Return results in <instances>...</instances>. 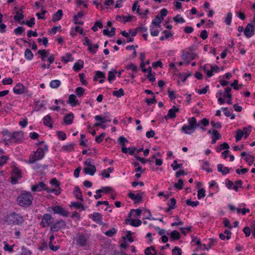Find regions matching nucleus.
I'll return each mask as SVG.
<instances>
[{
    "label": "nucleus",
    "mask_w": 255,
    "mask_h": 255,
    "mask_svg": "<svg viewBox=\"0 0 255 255\" xmlns=\"http://www.w3.org/2000/svg\"><path fill=\"white\" fill-rule=\"evenodd\" d=\"M67 103L70 104L73 107H74L79 104L78 101L76 98V96L74 94H71L69 96Z\"/></svg>",
    "instance_id": "20"
},
{
    "label": "nucleus",
    "mask_w": 255,
    "mask_h": 255,
    "mask_svg": "<svg viewBox=\"0 0 255 255\" xmlns=\"http://www.w3.org/2000/svg\"><path fill=\"white\" fill-rule=\"evenodd\" d=\"M21 24H26L29 27H32L35 24V18L31 17L29 20L26 21H23L21 22Z\"/></svg>",
    "instance_id": "36"
},
{
    "label": "nucleus",
    "mask_w": 255,
    "mask_h": 255,
    "mask_svg": "<svg viewBox=\"0 0 255 255\" xmlns=\"http://www.w3.org/2000/svg\"><path fill=\"white\" fill-rule=\"evenodd\" d=\"M50 208L52 210L54 214H57L65 217H67L69 216V212L61 206H55L51 207Z\"/></svg>",
    "instance_id": "10"
},
{
    "label": "nucleus",
    "mask_w": 255,
    "mask_h": 255,
    "mask_svg": "<svg viewBox=\"0 0 255 255\" xmlns=\"http://www.w3.org/2000/svg\"><path fill=\"white\" fill-rule=\"evenodd\" d=\"M13 92L16 94H21L28 92V90L22 84L18 83L13 88Z\"/></svg>",
    "instance_id": "13"
},
{
    "label": "nucleus",
    "mask_w": 255,
    "mask_h": 255,
    "mask_svg": "<svg viewBox=\"0 0 255 255\" xmlns=\"http://www.w3.org/2000/svg\"><path fill=\"white\" fill-rule=\"evenodd\" d=\"M4 221L7 225L20 226L24 220L21 214L13 212L7 214L4 217Z\"/></svg>",
    "instance_id": "1"
},
{
    "label": "nucleus",
    "mask_w": 255,
    "mask_h": 255,
    "mask_svg": "<svg viewBox=\"0 0 255 255\" xmlns=\"http://www.w3.org/2000/svg\"><path fill=\"white\" fill-rule=\"evenodd\" d=\"M144 254L146 255H156L157 254V252L154 246H150L145 249Z\"/></svg>",
    "instance_id": "27"
},
{
    "label": "nucleus",
    "mask_w": 255,
    "mask_h": 255,
    "mask_svg": "<svg viewBox=\"0 0 255 255\" xmlns=\"http://www.w3.org/2000/svg\"><path fill=\"white\" fill-rule=\"evenodd\" d=\"M202 169L208 172H212L213 171L212 169L210 168L209 162L207 161H205L203 162V164L202 166Z\"/></svg>",
    "instance_id": "37"
},
{
    "label": "nucleus",
    "mask_w": 255,
    "mask_h": 255,
    "mask_svg": "<svg viewBox=\"0 0 255 255\" xmlns=\"http://www.w3.org/2000/svg\"><path fill=\"white\" fill-rule=\"evenodd\" d=\"M83 67V61L79 60L76 62L73 67V70L75 71H79Z\"/></svg>",
    "instance_id": "29"
},
{
    "label": "nucleus",
    "mask_w": 255,
    "mask_h": 255,
    "mask_svg": "<svg viewBox=\"0 0 255 255\" xmlns=\"http://www.w3.org/2000/svg\"><path fill=\"white\" fill-rule=\"evenodd\" d=\"M75 92L78 97H80L83 95L85 92V90L81 87L76 88Z\"/></svg>",
    "instance_id": "51"
},
{
    "label": "nucleus",
    "mask_w": 255,
    "mask_h": 255,
    "mask_svg": "<svg viewBox=\"0 0 255 255\" xmlns=\"http://www.w3.org/2000/svg\"><path fill=\"white\" fill-rule=\"evenodd\" d=\"M130 225L133 227H138L141 224V221L140 220H130Z\"/></svg>",
    "instance_id": "50"
},
{
    "label": "nucleus",
    "mask_w": 255,
    "mask_h": 255,
    "mask_svg": "<svg viewBox=\"0 0 255 255\" xmlns=\"http://www.w3.org/2000/svg\"><path fill=\"white\" fill-rule=\"evenodd\" d=\"M163 19V17H160L158 15H157L155 16V19L152 20V24L159 27L160 26V23L161 22Z\"/></svg>",
    "instance_id": "32"
},
{
    "label": "nucleus",
    "mask_w": 255,
    "mask_h": 255,
    "mask_svg": "<svg viewBox=\"0 0 255 255\" xmlns=\"http://www.w3.org/2000/svg\"><path fill=\"white\" fill-rule=\"evenodd\" d=\"M21 250L22 255H31L32 254V252L29 250L24 247H22Z\"/></svg>",
    "instance_id": "62"
},
{
    "label": "nucleus",
    "mask_w": 255,
    "mask_h": 255,
    "mask_svg": "<svg viewBox=\"0 0 255 255\" xmlns=\"http://www.w3.org/2000/svg\"><path fill=\"white\" fill-rule=\"evenodd\" d=\"M244 160L248 163L249 165L251 166L255 160V157L252 155H249L244 158Z\"/></svg>",
    "instance_id": "42"
},
{
    "label": "nucleus",
    "mask_w": 255,
    "mask_h": 255,
    "mask_svg": "<svg viewBox=\"0 0 255 255\" xmlns=\"http://www.w3.org/2000/svg\"><path fill=\"white\" fill-rule=\"evenodd\" d=\"M74 115L73 113H70L66 115L64 118V121L66 125H71L73 123Z\"/></svg>",
    "instance_id": "24"
},
{
    "label": "nucleus",
    "mask_w": 255,
    "mask_h": 255,
    "mask_svg": "<svg viewBox=\"0 0 255 255\" xmlns=\"http://www.w3.org/2000/svg\"><path fill=\"white\" fill-rule=\"evenodd\" d=\"M111 115L109 113H105L103 117L97 115L95 117V119L97 121H101V123H96L94 124L95 127H98L102 126V124L107 122H110L111 119H110Z\"/></svg>",
    "instance_id": "8"
},
{
    "label": "nucleus",
    "mask_w": 255,
    "mask_h": 255,
    "mask_svg": "<svg viewBox=\"0 0 255 255\" xmlns=\"http://www.w3.org/2000/svg\"><path fill=\"white\" fill-rule=\"evenodd\" d=\"M173 20L176 22L181 23H184L185 21L180 14H178L176 16L174 17Z\"/></svg>",
    "instance_id": "59"
},
{
    "label": "nucleus",
    "mask_w": 255,
    "mask_h": 255,
    "mask_svg": "<svg viewBox=\"0 0 255 255\" xmlns=\"http://www.w3.org/2000/svg\"><path fill=\"white\" fill-rule=\"evenodd\" d=\"M112 188L108 186L106 187H103L102 188L97 190L96 191V193H108L110 192L111 191H112Z\"/></svg>",
    "instance_id": "35"
},
{
    "label": "nucleus",
    "mask_w": 255,
    "mask_h": 255,
    "mask_svg": "<svg viewBox=\"0 0 255 255\" xmlns=\"http://www.w3.org/2000/svg\"><path fill=\"white\" fill-rule=\"evenodd\" d=\"M53 222V219L51 214L48 213H45L40 222L39 225L42 228H46L52 225Z\"/></svg>",
    "instance_id": "7"
},
{
    "label": "nucleus",
    "mask_w": 255,
    "mask_h": 255,
    "mask_svg": "<svg viewBox=\"0 0 255 255\" xmlns=\"http://www.w3.org/2000/svg\"><path fill=\"white\" fill-rule=\"evenodd\" d=\"M126 68L127 70H130L133 72H136L137 70L136 66L133 63H130V64L128 65Z\"/></svg>",
    "instance_id": "56"
},
{
    "label": "nucleus",
    "mask_w": 255,
    "mask_h": 255,
    "mask_svg": "<svg viewBox=\"0 0 255 255\" xmlns=\"http://www.w3.org/2000/svg\"><path fill=\"white\" fill-rule=\"evenodd\" d=\"M66 227V223L65 222L61 219L58 221H57L50 227V231L54 233L58 232L60 230L64 229Z\"/></svg>",
    "instance_id": "9"
},
{
    "label": "nucleus",
    "mask_w": 255,
    "mask_h": 255,
    "mask_svg": "<svg viewBox=\"0 0 255 255\" xmlns=\"http://www.w3.org/2000/svg\"><path fill=\"white\" fill-rule=\"evenodd\" d=\"M76 245L84 250L89 249L91 245L89 236L88 234H80L76 237Z\"/></svg>",
    "instance_id": "3"
},
{
    "label": "nucleus",
    "mask_w": 255,
    "mask_h": 255,
    "mask_svg": "<svg viewBox=\"0 0 255 255\" xmlns=\"http://www.w3.org/2000/svg\"><path fill=\"white\" fill-rule=\"evenodd\" d=\"M20 11H22V10L20 9L19 11H17L14 16V19L16 21H20L24 17V15L22 13L19 12Z\"/></svg>",
    "instance_id": "45"
},
{
    "label": "nucleus",
    "mask_w": 255,
    "mask_h": 255,
    "mask_svg": "<svg viewBox=\"0 0 255 255\" xmlns=\"http://www.w3.org/2000/svg\"><path fill=\"white\" fill-rule=\"evenodd\" d=\"M212 137L216 139L217 140L219 139L221 137V135L218 132L217 130H213L212 132Z\"/></svg>",
    "instance_id": "64"
},
{
    "label": "nucleus",
    "mask_w": 255,
    "mask_h": 255,
    "mask_svg": "<svg viewBox=\"0 0 255 255\" xmlns=\"http://www.w3.org/2000/svg\"><path fill=\"white\" fill-rule=\"evenodd\" d=\"M57 135L59 139L62 140H65L66 138V133L62 131H57Z\"/></svg>",
    "instance_id": "54"
},
{
    "label": "nucleus",
    "mask_w": 255,
    "mask_h": 255,
    "mask_svg": "<svg viewBox=\"0 0 255 255\" xmlns=\"http://www.w3.org/2000/svg\"><path fill=\"white\" fill-rule=\"evenodd\" d=\"M25 31L24 27L18 26L14 30V32L16 35H20Z\"/></svg>",
    "instance_id": "48"
},
{
    "label": "nucleus",
    "mask_w": 255,
    "mask_h": 255,
    "mask_svg": "<svg viewBox=\"0 0 255 255\" xmlns=\"http://www.w3.org/2000/svg\"><path fill=\"white\" fill-rule=\"evenodd\" d=\"M166 235H170L171 240L173 241L178 240L180 239L181 237L179 233L176 230H174L170 233H167Z\"/></svg>",
    "instance_id": "23"
},
{
    "label": "nucleus",
    "mask_w": 255,
    "mask_h": 255,
    "mask_svg": "<svg viewBox=\"0 0 255 255\" xmlns=\"http://www.w3.org/2000/svg\"><path fill=\"white\" fill-rule=\"evenodd\" d=\"M74 143H71L63 145L62 147V150L67 152H70L74 150Z\"/></svg>",
    "instance_id": "34"
},
{
    "label": "nucleus",
    "mask_w": 255,
    "mask_h": 255,
    "mask_svg": "<svg viewBox=\"0 0 255 255\" xmlns=\"http://www.w3.org/2000/svg\"><path fill=\"white\" fill-rule=\"evenodd\" d=\"M113 95L118 98H120L124 95V90L121 88L118 91H114L113 92Z\"/></svg>",
    "instance_id": "43"
},
{
    "label": "nucleus",
    "mask_w": 255,
    "mask_h": 255,
    "mask_svg": "<svg viewBox=\"0 0 255 255\" xmlns=\"http://www.w3.org/2000/svg\"><path fill=\"white\" fill-rule=\"evenodd\" d=\"M179 111V109L176 108L175 106H173L172 108L169 109L167 115L165 116V119L169 118H175L176 117V113Z\"/></svg>",
    "instance_id": "16"
},
{
    "label": "nucleus",
    "mask_w": 255,
    "mask_h": 255,
    "mask_svg": "<svg viewBox=\"0 0 255 255\" xmlns=\"http://www.w3.org/2000/svg\"><path fill=\"white\" fill-rule=\"evenodd\" d=\"M1 134L3 135H6L7 136L8 138L7 139L6 138H4L3 139V140L5 142L6 140H8V141H10V135H11L12 133L9 132L7 129H5L4 130H3L1 132Z\"/></svg>",
    "instance_id": "40"
},
{
    "label": "nucleus",
    "mask_w": 255,
    "mask_h": 255,
    "mask_svg": "<svg viewBox=\"0 0 255 255\" xmlns=\"http://www.w3.org/2000/svg\"><path fill=\"white\" fill-rule=\"evenodd\" d=\"M63 15V11L61 9H59L56 13L52 16V20L54 22L59 20Z\"/></svg>",
    "instance_id": "28"
},
{
    "label": "nucleus",
    "mask_w": 255,
    "mask_h": 255,
    "mask_svg": "<svg viewBox=\"0 0 255 255\" xmlns=\"http://www.w3.org/2000/svg\"><path fill=\"white\" fill-rule=\"evenodd\" d=\"M229 145L227 142H224L223 143L220 144V150H218V148H217V152H219L222 150L223 149H228L229 148Z\"/></svg>",
    "instance_id": "57"
},
{
    "label": "nucleus",
    "mask_w": 255,
    "mask_h": 255,
    "mask_svg": "<svg viewBox=\"0 0 255 255\" xmlns=\"http://www.w3.org/2000/svg\"><path fill=\"white\" fill-rule=\"evenodd\" d=\"M244 132L243 130H242L241 129H238L237 130L236 135L235 136L236 141L237 142L240 141L241 139L243 136L244 135Z\"/></svg>",
    "instance_id": "41"
},
{
    "label": "nucleus",
    "mask_w": 255,
    "mask_h": 255,
    "mask_svg": "<svg viewBox=\"0 0 255 255\" xmlns=\"http://www.w3.org/2000/svg\"><path fill=\"white\" fill-rule=\"evenodd\" d=\"M73 60L74 58L72 57V55L70 53H67L65 56L61 57V61L65 63H67L70 61H73Z\"/></svg>",
    "instance_id": "30"
},
{
    "label": "nucleus",
    "mask_w": 255,
    "mask_h": 255,
    "mask_svg": "<svg viewBox=\"0 0 255 255\" xmlns=\"http://www.w3.org/2000/svg\"><path fill=\"white\" fill-rule=\"evenodd\" d=\"M183 181L179 179L177 183H175L174 186L177 190H181L183 188Z\"/></svg>",
    "instance_id": "44"
},
{
    "label": "nucleus",
    "mask_w": 255,
    "mask_h": 255,
    "mask_svg": "<svg viewBox=\"0 0 255 255\" xmlns=\"http://www.w3.org/2000/svg\"><path fill=\"white\" fill-rule=\"evenodd\" d=\"M45 155L44 149L41 147L37 148L33 155L29 156L28 161L27 162L28 164H34L37 161L42 159Z\"/></svg>",
    "instance_id": "6"
},
{
    "label": "nucleus",
    "mask_w": 255,
    "mask_h": 255,
    "mask_svg": "<svg viewBox=\"0 0 255 255\" xmlns=\"http://www.w3.org/2000/svg\"><path fill=\"white\" fill-rule=\"evenodd\" d=\"M133 17V16L129 15L128 16H121V15H117L116 17V19L117 20H119L120 21L123 22V23H126L127 21H130L131 20L132 18Z\"/></svg>",
    "instance_id": "25"
},
{
    "label": "nucleus",
    "mask_w": 255,
    "mask_h": 255,
    "mask_svg": "<svg viewBox=\"0 0 255 255\" xmlns=\"http://www.w3.org/2000/svg\"><path fill=\"white\" fill-rule=\"evenodd\" d=\"M205 190L204 188H200L198 191L197 197L199 199H200L205 196Z\"/></svg>",
    "instance_id": "55"
},
{
    "label": "nucleus",
    "mask_w": 255,
    "mask_h": 255,
    "mask_svg": "<svg viewBox=\"0 0 255 255\" xmlns=\"http://www.w3.org/2000/svg\"><path fill=\"white\" fill-rule=\"evenodd\" d=\"M33 200V197L29 192H22L17 197V201L18 204L22 207H28L30 206Z\"/></svg>",
    "instance_id": "4"
},
{
    "label": "nucleus",
    "mask_w": 255,
    "mask_h": 255,
    "mask_svg": "<svg viewBox=\"0 0 255 255\" xmlns=\"http://www.w3.org/2000/svg\"><path fill=\"white\" fill-rule=\"evenodd\" d=\"M43 121L45 126L49 127L50 128L53 127L52 125L51 124V119L49 115H47L45 116L43 119Z\"/></svg>",
    "instance_id": "31"
},
{
    "label": "nucleus",
    "mask_w": 255,
    "mask_h": 255,
    "mask_svg": "<svg viewBox=\"0 0 255 255\" xmlns=\"http://www.w3.org/2000/svg\"><path fill=\"white\" fill-rule=\"evenodd\" d=\"M144 195V192H141L135 194L132 192H129L128 194V196L132 200L134 201L135 203H137L141 201L142 198Z\"/></svg>",
    "instance_id": "14"
},
{
    "label": "nucleus",
    "mask_w": 255,
    "mask_h": 255,
    "mask_svg": "<svg viewBox=\"0 0 255 255\" xmlns=\"http://www.w3.org/2000/svg\"><path fill=\"white\" fill-rule=\"evenodd\" d=\"M83 44L88 46V50L90 52L93 53H96V50L93 49V47L92 46V44L90 41V40L89 39L88 37H85L84 38V42L83 43Z\"/></svg>",
    "instance_id": "22"
},
{
    "label": "nucleus",
    "mask_w": 255,
    "mask_h": 255,
    "mask_svg": "<svg viewBox=\"0 0 255 255\" xmlns=\"http://www.w3.org/2000/svg\"><path fill=\"white\" fill-rule=\"evenodd\" d=\"M24 56L27 60H31L33 58V54L30 49L27 48L25 51Z\"/></svg>",
    "instance_id": "33"
},
{
    "label": "nucleus",
    "mask_w": 255,
    "mask_h": 255,
    "mask_svg": "<svg viewBox=\"0 0 255 255\" xmlns=\"http://www.w3.org/2000/svg\"><path fill=\"white\" fill-rule=\"evenodd\" d=\"M117 232V230L115 228H112L108 231H107L105 234L110 237H112L114 235H115Z\"/></svg>",
    "instance_id": "52"
},
{
    "label": "nucleus",
    "mask_w": 255,
    "mask_h": 255,
    "mask_svg": "<svg viewBox=\"0 0 255 255\" xmlns=\"http://www.w3.org/2000/svg\"><path fill=\"white\" fill-rule=\"evenodd\" d=\"M37 54L40 55L41 59L42 61H45L46 60V58L48 57L49 55V50H39L37 52Z\"/></svg>",
    "instance_id": "19"
},
{
    "label": "nucleus",
    "mask_w": 255,
    "mask_h": 255,
    "mask_svg": "<svg viewBox=\"0 0 255 255\" xmlns=\"http://www.w3.org/2000/svg\"><path fill=\"white\" fill-rule=\"evenodd\" d=\"M23 133L21 131H15L12 133L10 135V140L14 142H21L23 139Z\"/></svg>",
    "instance_id": "11"
},
{
    "label": "nucleus",
    "mask_w": 255,
    "mask_h": 255,
    "mask_svg": "<svg viewBox=\"0 0 255 255\" xmlns=\"http://www.w3.org/2000/svg\"><path fill=\"white\" fill-rule=\"evenodd\" d=\"M90 218H91L94 221L97 223H100L102 221V216L101 214L98 212H94L91 215Z\"/></svg>",
    "instance_id": "21"
},
{
    "label": "nucleus",
    "mask_w": 255,
    "mask_h": 255,
    "mask_svg": "<svg viewBox=\"0 0 255 255\" xmlns=\"http://www.w3.org/2000/svg\"><path fill=\"white\" fill-rule=\"evenodd\" d=\"M172 255H182V251L181 249L176 247L172 250Z\"/></svg>",
    "instance_id": "58"
},
{
    "label": "nucleus",
    "mask_w": 255,
    "mask_h": 255,
    "mask_svg": "<svg viewBox=\"0 0 255 255\" xmlns=\"http://www.w3.org/2000/svg\"><path fill=\"white\" fill-rule=\"evenodd\" d=\"M255 29V25H254L253 23H251L248 24L244 31L245 35L247 38L251 37L254 34Z\"/></svg>",
    "instance_id": "12"
},
{
    "label": "nucleus",
    "mask_w": 255,
    "mask_h": 255,
    "mask_svg": "<svg viewBox=\"0 0 255 255\" xmlns=\"http://www.w3.org/2000/svg\"><path fill=\"white\" fill-rule=\"evenodd\" d=\"M176 200L175 198H172L170 199V203L168 204V208L166 210V212H169L170 210L173 209L175 208Z\"/></svg>",
    "instance_id": "38"
},
{
    "label": "nucleus",
    "mask_w": 255,
    "mask_h": 255,
    "mask_svg": "<svg viewBox=\"0 0 255 255\" xmlns=\"http://www.w3.org/2000/svg\"><path fill=\"white\" fill-rule=\"evenodd\" d=\"M12 82H13V80H12V78H11L10 77H8V78H5L3 79L2 81V83L4 85H10L12 83Z\"/></svg>",
    "instance_id": "61"
},
{
    "label": "nucleus",
    "mask_w": 255,
    "mask_h": 255,
    "mask_svg": "<svg viewBox=\"0 0 255 255\" xmlns=\"http://www.w3.org/2000/svg\"><path fill=\"white\" fill-rule=\"evenodd\" d=\"M218 171L220 172L223 175H226L230 172V169L227 167H225L222 164L217 165Z\"/></svg>",
    "instance_id": "18"
},
{
    "label": "nucleus",
    "mask_w": 255,
    "mask_h": 255,
    "mask_svg": "<svg viewBox=\"0 0 255 255\" xmlns=\"http://www.w3.org/2000/svg\"><path fill=\"white\" fill-rule=\"evenodd\" d=\"M73 194L77 199H79L81 201L83 200L81 191L78 186H76L75 187L73 191Z\"/></svg>",
    "instance_id": "26"
},
{
    "label": "nucleus",
    "mask_w": 255,
    "mask_h": 255,
    "mask_svg": "<svg viewBox=\"0 0 255 255\" xmlns=\"http://www.w3.org/2000/svg\"><path fill=\"white\" fill-rule=\"evenodd\" d=\"M117 71L116 70H114L113 71H109L108 73V80L111 82V81L114 80L115 78V74L117 73Z\"/></svg>",
    "instance_id": "46"
},
{
    "label": "nucleus",
    "mask_w": 255,
    "mask_h": 255,
    "mask_svg": "<svg viewBox=\"0 0 255 255\" xmlns=\"http://www.w3.org/2000/svg\"><path fill=\"white\" fill-rule=\"evenodd\" d=\"M173 170H176L178 168H181L182 167V164H177V160H175L173 163L171 165Z\"/></svg>",
    "instance_id": "53"
},
{
    "label": "nucleus",
    "mask_w": 255,
    "mask_h": 255,
    "mask_svg": "<svg viewBox=\"0 0 255 255\" xmlns=\"http://www.w3.org/2000/svg\"><path fill=\"white\" fill-rule=\"evenodd\" d=\"M106 135V133L105 132H102L99 136H96L95 138V140L97 143H101L104 138L105 137Z\"/></svg>",
    "instance_id": "60"
},
{
    "label": "nucleus",
    "mask_w": 255,
    "mask_h": 255,
    "mask_svg": "<svg viewBox=\"0 0 255 255\" xmlns=\"http://www.w3.org/2000/svg\"><path fill=\"white\" fill-rule=\"evenodd\" d=\"M106 75L104 72L98 71L96 72V75L94 77V80L97 81L98 78H100L101 79L99 80V83H103L105 81L104 79Z\"/></svg>",
    "instance_id": "17"
},
{
    "label": "nucleus",
    "mask_w": 255,
    "mask_h": 255,
    "mask_svg": "<svg viewBox=\"0 0 255 255\" xmlns=\"http://www.w3.org/2000/svg\"><path fill=\"white\" fill-rule=\"evenodd\" d=\"M45 189H46V185L43 182H39L31 187V190L33 192H40L45 190Z\"/></svg>",
    "instance_id": "15"
},
{
    "label": "nucleus",
    "mask_w": 255,
    "mask_h": 255,
    "mask_svg": "<svg viewBox=\"0 0 255 255\" xmlns=\"http://www.w3.org/2000/svg\"><path fill=\"white\" fill-rule=\"evenodd\" d=\"M61 82L58 80H52L50 83V86L52 88H57L60 86Z\"/></svg>",
    "instance_id": "39"
},
{
    "label": "nucleus",
    "mask_w": 255,
    "mask_h": 255,
    "mask_svg": "<svg viewBox=\"0 0 255 255\" xmlns=\"http://www.w3.org/2000/svg\"><path fill=\"white\" fill-rule=\"evenodd\" d=\"M83 172L86 175L93 176L96 172V166L93 164V160L88 158L84 162Z\"/></svg>",
    "instance_id": "5"
},
{
    "label": "nucleus",
    "mask_w": 255,
    "mask_h": 255,
    "mask_svg": "<svg viewBox=\"0 0 255 255\" xmlns=\"http://www.w3.org/2000/svg\"><path fill=\"white\" fill-rule=\"evenodd\" d=\"M188 122L189 124L184 125L181 128V130L186 134H191L199 127V124L197 123V120L195 117L189 118Z\"/></svg>",
    "instance_id": "2"
},
{
    "label": "nucleus",
    "mask_w": 255,
    "mask_h": 255,
    "mask_svg": "<svg viewBox=\"0 0 255 255\" xmlns=\"http://www.w3.org/2000/svg\"><path fill=\"white\" fill-rule=\"evenodd\" d=\"M198 123L199 124V126H200V125H202L203 126L206 127L209 125V121L208 119L206 118H204L202 120H200Z\"/></svg>",
    "instance_id": "63"
},
{
    "label": "nucleus",
    "mask_w": 255,
    "mask_h": 255,
    "mask_svg": "<svg viewBox=\"0 0 255 255\" xmlns=\"http://www.w3.org/2000/svg\"><path fill=\"white\" fill-rule=\"evenodd\" d=\"M232 13L231 12H228L227 16L225 18V22L227 25H230L232 22Z\"/></svg>",
    "instance_id": "49"
},
{
    "label": "nucleus",
    "mask_w": 255,
    "mask_h": 255,
    "mask_svg": "<svg viewBox=\"0 0 255 255\" xmlns=\"http://www.w3.org/2000/svg\"><path fill=\"white\" fill-rule=\"evenodd\" d=\"M186 204L188 206L194 207L197 206L199 204V202L197 201H192L191 199H187L186 200Z\"/></svg>",
    "instance_id": "47"
}]
</instances>
